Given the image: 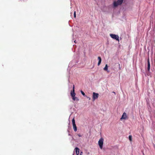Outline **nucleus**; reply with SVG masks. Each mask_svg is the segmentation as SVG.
I'll return each instance as SVG.
<instances>
[{"label":"nucleus","mask_w":155,"mask_h":155,"mask_svg":"<svg viewBox=\"0 0 155 155\" xmlns=\"http://www.w3.org/2000/svg\"><path fill=\"white\" fill-rule=\"evenodd\" d=\"M123 1V0H118L117 1H114L113 3L114 6L115 7L118 5H121L122 4Z\"/></svg>","instance_id":"obj_1"},{"label":"nucleus","mask_w":155,"mask_h":155,"mask_svg":"<svg viewBox=\"0 0 155 155\" xmlns=\"http://www.w3.org/2000/svg\"><path fill=\"white\" fill-rule=\"evenodd\" d=\"M104 139L102 138H100L98 142V144L100 149H102L103 148V144Z\"/></svg>","instance_id":"obj_2"},{"label":"nucleus","mask_w":155,"mask_h":155,"mask_svg":"<svg viewBox=\"0 0 155 155\" xmlns=\"http://www.w3.org/2000/svg\"><path fill=\"white\" fill-rule=\"evenodd\" d=\"M110 36L112 38L119 41V37L118 35L113 34H110Z\"/></svg>","instance_id":"obj_3"},{"label":"nucleus","mask_w":155,"mask_h":155,"mask_svg":"<svg viewBox=\"0 0 155 155\" xmlns=\"http://www.w3.org/2000/svg\"><path fill=\"white\" fill-rule=\"evenodd\" d=\"M98 95L99 94L98 93H95V92L93 93V99L94 101L98 98Z\"/></svg>","instance_id":"obj_4"},{"label":"nucleus","mask_w":155,"mask_h":155,"mask_svg":"<svg viewBox=\"0 0 155 155\" xmlns=\"http://www.w3.org/2000/svg\"><path fill=\"white\" fill-rule=\"evenodd\" d=\"M74 88V85L73 86L72 91H71V96H72V97H74L76 95V94L75 93Z\"/></svg>","instance_id":"obj_5"},{"label":"nucleus","mask_w":155,"mask_h":155,"mask_svg":"<svg viewBox=\"0 0 155 155\" xmlns=\"http://www.w3.org/2000/svg\"><path fill=\"white\" fill-rule=\"evenodd\" d=\"M127 118V116L126 115V114L125 112H124L122 116L120 118V120L122 119H126Z\"/></svg>","instance_id":"obj_6"},{"label":"nucleus","mask_w":155,"mask_h":155,"mask_svg":"<svg viewBox=\"0 0 155 155\" xmlns=\"http://www.w3.org/2000/svg\"><path fill=\"white\" fill-rule=\"evenodd\" d=\"M150 68V61L149 58H148L147 59V70L148 71H149Z\"/></svg>","instance_id":"obj_7"},{"label":"nucleus","mask_w":155,"mask_h":155,"mask_svg":"<svg viewBox=\"0 0 155 155\" xmlns=\"http://www.w3.org/2000/svg\"><path fill=\"white\" fill-rule=\"evenodd\" d=\"M76 153L77 155H78L79 153V149L78 147H76L74 151V153Z\"/></svg>","instance_id":"obj_8"},{"label":"nucleus","mask_w":155,"mask_h":155,"mask_svg":"<svg viewBox=\"0 0 155 155\" xmlns=\"http://www.w3.org/2000/svg\"><path fill=\"white\" fill-rule=\"evenodd\" d=\"M98 60L99 61L98 63V66H99L101 62V58L100 57H98Z\"/></svg>","instance_id":"obj_9"},{"label":"nucleus","mask_w":155,"mask_h":155,"mask_svg":"<svg viewBox=\"0 0 155 155\" xmlns=\"http://www.w3.org/2000/svg\"><path fill=\"white\" fill-rule=\"evenodd\" d=\"M104 71H107L108 72H109V71L108 70V66L107 64L105 65V66L104 68Z\"/></svg>","instance_id":"obj_10"},{"label":"nucleus","mask_w":155,"mask_h":155,"mask_svg":"<svg viewBox=\"0 0 155 155\" xmlns=\"http://www.w3.org/2000/svg\"><path fill=\"white\" fill-rule=\"evenodd\" d=\"M74 130L75 132L77 130V128L76 125H73Z\"/></svg>","instance_id":"obj_11"},{"label":"nucleus","mask_w":155,"mask_h":155,"mask_svg":"<svg viewBox=\"0 0 155 155\" xmlns=\"http://www.w3.org/2000/svg\"><path fill=\"white\" fill-rule=\"evenodd\" d=\"M73 125H76L74 118L72 120Z\"/></svg>","instance_id":"obj_12"},{"label":"nucleus","mask_w":155,"mask_h":155,"mask_svg":"<svg viewBox=\"0 0 155 155\" xmlns=\"http://www.w3.org/2000/svg\"><path fill=\"white\" fill-rule=\"evenodd\" d=\"M72 97L74 101H75V100H78V98L77 97H75V96L74 97Z\"/></svg>","instance_id":"obj_13"},{"label":"nucleus","mask_w":155,"mask_h":155,"mask_svg":"<svg viewBox=\"0 0 155 155\" xmlns=\"http://www.w3.org/2000/svg\"><path fill=\"white\" fill-rule=\"evenodd\" d=\"M132 136L131 135H129V139L130 140V141H132Z\"/></svg>","instance_id":"obj_14"},{"label":"nucleus","mask_w":155,"mask_h":155,"mask_svg":"<svg viewBox=\"0 0 155 155\" xmlns=\"http://www.w3.org/2000/svg\"><path fill=\"white\" fill-rule=\"evenodd\" d=\"M81 92L82 94L84 96H85V93L83 91H81Z\"/></svg>","instance_id":"obj_15"},{"label":"nucleus","mask_w":155,"mask_h":155,"mask_svg":"<svg viewBox=\"0 0 155 155\" xmlns=\"http://www.w3.org/2000/svg\"><path fill=\"white\" fill-rule=\"evenodd\" d=\"M74 17L75 18L76 17V11H75L74 12Z\"/></svg>","instance_id":"obj_16"},{"label":"nucleus","mask_w":155,"mask_h":155,"mask_svg":"<svg viewBox=\"0 0 155 155\" xmlns=\"http://www.w3.org/2000/svg\"><path fill=\"white\" fill-rule=\"evenodd\" d=\"M20 0L22 2V1H26L27 0Z\"/></svg>","instance_id":"obj_17"},{"label":"nucleus","mask_w":155,"mask_h":155,"mask_svg":"<svg viewBox=\"0 0 155 155\" xmlns=\"http://www.w3.org/2000/svg\"><path fill=\"white\" fill-rule=\"evenodd\" d=\"M78 135L79 137H81V136L80 135V134H78Z\"/></svg>","instance_id":"obj_18"},{"label":"nucleus","mask_w":155,"mask_h":155,"mask_svg":"<svg viewBox=\"0 0 155 155\" xmlns=\"http://www.w3.org/2000/svg\"><path fill=\"white\" fill-rule=\"evenodd\" d=\"M82 153V152H81V153H80V155H82V154H81V153Z\"/></svg>","instance_id":"obj_19"},{"label":"nucleus","mask_w":155,"mask_h":155,"mask_svg":"<svg viewBox=\"0 0 155 155\" xmlns=\"http://www.w3.org/2000/svg\"><path fill=\"white\" fill-rule=\"evenodd\" d=\"M74 42H75V43H76V42H76L75 41H74Z\"/></svg>","instance_id":"obj_20"}]
</instances>
